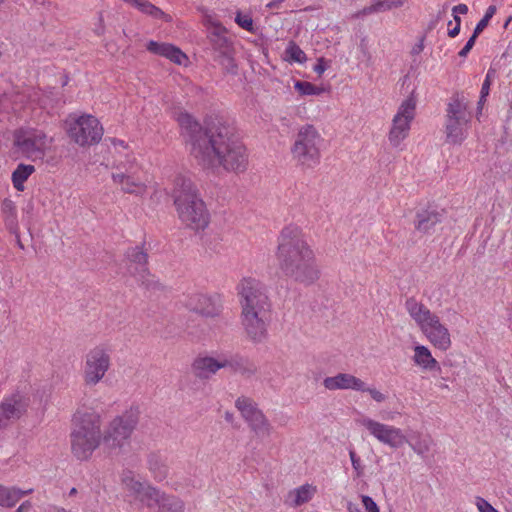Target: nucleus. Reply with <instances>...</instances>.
Segmentation results:
<instances>
[{
	"label": "nucleus",
	"mask_w": 512,
	"mask_h": 512,
	"mask_svg": "<svg viewBox=\"0 0 512 512\" xmlns=\"http://www.w3.org/2000/svg\"><path fill=\"white\" fill-rule=\"evenodd\" d=\"M360 51L362 52L363 56L366 60V65L371 66L373 63L372 55L368 50L366 39H362L359 45Z\"/></svg>",
	"instance_id": "nucleus-48"
},
{
	"label": "nucleus",
	"mask_w": 512,
	"mask_h": 512,
	"mask_svg": "<svg viewBox=\"0 0 512 512\" xmlns=\"http://www.w3.org/2000/svg\"><path fill=\"white\" fill-rule=\"evenodd\" d=\"M26 402L20 395H13L0 406V429L19 419L26 411Z\"/></svg>",
	"instance_id": "nucleus-16"
},
{
	"label": "nucleus",
	"mask_w": 512,
	"mask_h": 512,
	"mask_svg": "<svg viewBox=\"0 0 512 512\" xmlns=\"http://www.w3.org/2000/svg\"><path fill=\"white\" fill-rule=\"evenodd\" d=\"M454 16V20L456 22V25H459L461 24V18L457 15V14H453Z\"/></svg>",
	"instance_id": "nucleus-62"
},
{
	"label": "nucleus",
	"mask_w": 512,
	"mask_h": 512,
	"mask_svg": "<svg viewBox=\"0 0 512 512\" xmlns=\"http://www.w3.org/2000/svg\"><path fill=\"white\" fill-rule=\"evenodd\" d=\"M124 489L127 490L137 500L140 498L145 488L149 485L147 482H141L136 479L131 471H126L122 474L121 478Z\"/></svg>",
	"instance_id": "nucleus-32"
},
{
	"label": "nucleus",
	"mask_w": 512,
	"mask_h": 512,
	"mask_svg": "<svg viewBox=\"0 0 512 512\" xmlns=\"http://www.w3.org/2000/svg\"><path fill=\"white\" fill-rule=\"evenodd\" d=\"M453 14H467L468 7L466 4H458L452 9Z\"/></svg>",
	"instance_id": "nucleus-54"
},
{
	"label": "nucleus",
	"mask_w": 512,
	"mask_h": 512,
	"mask_svg": "<svg viewBox=\"0 0 512 512\" xmlns=\"http://www.w3.org/2000/svg\"><path fill=\"white\" fill-rule=\"evenodd\" d=\"M124 489L127 490L137 500L140 498L145 488L149 485L147 482H141L136 479L131 471H126L122 474L121 478Z\"/></svg>",
	"instance_id": "nucleus-33"
},
{
	"label": "nucleus",
	"mask_w": 512,
	"mask_h": 512,
	"mask_svg": "<svg viewBox=\"0 0 512 512\" xmlns=\"http://www.w3.org/2000/svg\"><path fill=\"white\" fill-rule=\"evenodd\" d=\"M405 309L420 330L437 317L435 313L431 312L428 307L417 301L414 297H410L405 301Z\"/></svg>",
	"instance_id": "nucleus-19"
},
{
	"label": "nucleus",
	"mask_w": 512,
	"mask_h": 512,
	"mask_svg": "<svg viewBox=\"0 0 512 512\" xmlns=\"http://www.w3.org/2000/svg\"><path fill=\"white\" fill-rule=\"evenodd\" d=\"M184 503L175 496L163 493L159 505L158 512H183Z\"/></svg>",
	"instance_id": "nucleus-35"
},
{
	"label": "nucleus",
	"mask_w": 512,
	"mask_h": 512,
	"mask_svg": "<svg viewBox=\"0 0 512 512\" xmlns=\"http://www.w3.org/2000/svg\"><path fill=\"white\" fill-rule=\"evenodd\" d=\"M3 208L6 210V209H12V202L10 200H5L3 202Z\"/></svg>",
	"instance_id": "nucleus-61"
},
{
	"label": "nucleus",
	"mask_w": 512,
	"mask_h": 512,
	"mask_svg": "<svg viewBox=\"0 0 512 512\" xmlns=\"http://www.w3.org/2000/svg\"><path fill=\"white\" fill-rule=\"evenodd\" d=\"M14 146L17 153L36 161L45 155L47 136L41 130L20 128L14 132Z\"/></svg>",
	"instance_id": "nucleus-9"
},
{
	"label": "nucleus",
	"mask_w": 512,
	"mask_h": 512,
	"mask_svg": "<svg viewBox=\"0 0 512 512\" xmlns=\"http://www.w3.org/2000/svg\"><path fill=\"white\" fill-rule=\"evenodd\" d=\"M496 13V6L491 5L487 8L484 17L477 23L474 33L480 34L488 25L490 19L494 16Z\"/></svg>",
	"instance_id": "nucleus-43"
},
{
	"label": "nucleus",
	"mask_w": 512,
	"mask_h": 512,
	"mask_svg": "<svg viewBox=\"0 0 512 512\" xmlns=\"http://www.w3.org/2000/svg\"><path fill=\"white\" fill-rule=\"evenodd\" d=\"M241 307V325L246 338L262 343L268 336L271 302L265 285L259 280L246 277L237 285Z\"/></svg>",
	"instance_id": "nucleus-3"
},
{
	"label": "nucleus",
	"mask_w": 512,
	"mask_h": 512,
	"mask_svg": "<svg viewBox=\"0 0 512 512\" xmlns=\"http://www.w3.org/2000/svg\"><path fill=\"white\" fill-rule=\"evenodd\" d=\"M477 37H478V34H475L473 32L472 36L468 39V41L465 44V46L460 50V52H459V56L460 57H466L467 56V54L473 48Z\"/></svg>",
	"instance_id": "nucleus-47"
},
{
	"label": "nucleus",
	"mask_w": 512,
	"mask_h": 512,
	"mask_svg": "<svg viewBox=\"0 0 512 512\" xmlns=\"http://www.w3.org/2000/svg\"><path fill=\"white\" fill-rule=\"evenodd\" d=\"M446 118L469 121L468 101L463 94L455 93L447 104Z\"/></svg>",
	"instance_id": "nucleus-24"
},
{
	"label": "nucleus",
	"mask_w": 512,
	"mask_h": 512,
	"mask_svg": "<svg viewBox=\"0 0 512 512\" xmlns=\"http://www.w3.org/2000/svg\"><path fill=\"white\" fill-rule=\"evenodd\" d=\"M286 54L289 57L290 60L303 63L306 61L307 57L304 51L296 45L294 42H290L287 49Z\"/></svg>",
	"instance_id": "nucleus-42"
},
{
	"label": "nucleus",
	"mask_w": 512,
	"mask_h": 512,
	"mask_svg": "<svg viewBox=\"0 0 512 512\" xmlns=\"http://www.w3.org/2000/svg\"><path fill=\"white\" fill-rule=\"evenodd\" d=\"M321 142L322 138L313 125L301 127L291 149L294 159L306 167L317 165L320 160Z\"/></svg>",
	"instance_id": "nucleus-7"
},
{
	"label": "nucleus",
	"mask_w": 512,
	"mask_h": 512,
	"mask_svg": "<svg viewBox=\"0 0 512 512\" xmlns=\"http://www.w3.org/2000/svg\"><path fill=\"white\" fill-rule=\"evenodd\" d=\"M363 392H368L372 399L378 403L384 402L386 400V396L376 388H369L366 386V389Z\"/></svg>",
	"instance_id": "nucleus-50"
},
{
	"label": "nucleus",
	"mask_w": 512,
	"mask_h": 512,
	"mask_svg": "<svg viewBox=\"0 0 512 512\" xmlns=\"http://www.w3.org/2000/svg\"><path fill=\"white\" fill-rule=\"evenodd\" d=\"M226 32V28L220 23L213 24L211 30L209 31L208 39L214 55L233 50L231 42L225 35Z\"/></svg>",
	"instance_id": "nucleus-21"
},
{
	"label": "nucleus",
	"mask_w": 512,
	"mask_h": 512,
	"mask_svg": "<svg viewBox=\"0 0 512 512\" xmlns=\"http://www.w3.org/2000/svg\"><path fill=\"white\" fill-rule=\"evenodd\" d=\"M294 87L301 95H319L324 91L323 88L317 87L307 81H297Z\"/></svg>",
	"instance_id": "nucleus-41"
},
{
	"label": "nucleus",
	"mask_w": 512,
	"mask_h": 512,
	"mask_svg": "<svg viewBox=\"0 0 512 512\" xmlns=\"http://www.w3.org/2000/svg\"><path fill=\"white\" fill-rule=\"evenodd\" d=\"M490 85L491 84L488 81L483 82L481 92H480L482 99H486V97L489 95Z\"/></svg>",
	"instance_id": "nucleus-55"
},
{
	"label": "nucleus",
	"mask_w": 512,
	"mask_h": 512,
	"mask_svg": "<svg viewBox=\"0 0 512 512\" xmlns=\"http://www.w3.org/2000/svg\"><path fill=\"white\" fill-rule=\"evenodd\" d=\"M460 32V26L456 25L453 29L448 31V35L452 38L456 37Z\"/></svg>",
	"instance_id": "nucleus-57"
},
{
	"label": "nucleus",
	"mask_w": 512,
	"mask_h": 512,
	"mask_svg": "<svg viewBox=\"0 0 512 512\" xmlns=\"http://www.w3.org/2000/svg\"><path fill=\"white\" fill-rule=\"evenodd\" d=\"M35 171V167L33 165L27 164H19L17 168L12 173V183L14 188L17 191L24 190V182L29 178V176Z\"/></svg>",
	"instance_id": "nucleus-34"
},
{
	"label": "nucleus",
	"mask_w": 512,
	"mask_h": 512,
	"mask_svg": "<svg viewBox=\"0 0 512 512\" xmlns=\"http://www.w3.org/2000/svg\"><path fill=\"white\" fill-rule=\"evenodd\" d=\"M32 489L21 490L16 487L0 485V506L13 507L23 496L32 493Z\"/></svg>",
	"instance_id": "nucleus-30"
},
{
	"label": "nucleus",
	"mask_w": 512,
	"mask_h": 512,
	"mask_svg": "<svg viewBox=\"0 0 512 512\" xmlns=\"http://www.w3.org/2000/svg\"><path fill=\"white\" fill-rule=\"evenodd\" d=\"M413 361L416 365L420 366L424 370H435L440 369L439 363L432 356L430 350L423 345H417L414 348Z\"/></svg>",
	"instance_id": "nucleus-29"
},
{
	"label": "nucleus",
	"mask_w": 512,
	"mask_h": 512,
	"mask_svg": "<svg viewBox=\"0 0 512 512\" xmlns=\"http://www.w3.org/2000/svg\"><path fill=\"white\" fill-rule=\"evenodd\" d=\"M432 441L429 438L420 439L414 445H412V449L418 455H424L430 451Z\"/></svg>",
	"instance_id": "nucleus-44"
},
{
	"label": "nucleus",
	"mask_w": 512,
	"mask_h": 512,
	"mask_svg": "<svg viewBox=\"0 0 512 512\" xmlns=\"http://www.w3.org/2000/svg\"><path fill=\"white\" fill-rule=\"evenodd\" d=\"M71 448L79 460L88 459L102 440L101 417L93 409L78 408L72 418Z\"/></svg>",
	"instance_id": "nucleus-5"
},
{
	"label": "nucleus",
	"mask_w": 512,
	"mask_h": 512,
	"mask_svg": "<svg viewBox=\"0 0 512 512\" xmlns=\"http://www.w3.org/2000/svg\"><path fill=\"white\" fill-rule=\"evenodd\" d=\"M357 423L367 429L369 434L379 442L397 449L403 446L407 439L401 429L391 425H386L369 417L357 419Z\"/></svg>",
	"instance_id": "nucleus-14"
},
{
	"label": "nucleus",
	"mask_w": 512,
	"mask_h": 512,
	"mask_svg": "<svg viewBox=\"0 0 512 512\" xmlns=\"http://www.w3.org/2000/svg\"><path fill=\"white\" fill-rule=\"evenodd\" d=\"M283 0H272L269 4H267L268 8H277Z\"/></svg>",
	"instance_id": "nucleus-59"
},
{
	"label": "nucleus",
	"mask_w": 512,
	"mask_h": 512,
	"mask_svg": "<svg viewBox=\"0 0 512 512\" xmlns=\"http://www.w3.org/2000/svg\"><path fill=\"white\" fill-rule=\"evenodd\" d=\"M192 372L194 376L201 380L210 379L222 368L221 359L213 357H197L192 363Z\"/></svg>",
	"instance_id": "nucleus-20"
},
{
	"label": "nucleus",
	"mask_w": 512,
	"mask_h": 512,
	"mask_svg": "<svg viewBox=\"0 0 512 512\" xmlns=\"http://www.w3.org/2000/svg\"><path fill=\"white\" fill-rule=\"evenodd\" d=\"M416 97L414 91L400 104L397 113L392 119V125L388 133L389 144L398 148L408 137L411 123L416 114Z\"/></svg>",
	"instance_id": "nucleus-8"
},
{
	"label": "nucleus",
	"mask_w": 512,
	"mask_h": 512,
	"mask_svg": "<svg viewBox=\"0 0 512 512\" xmlns=\"http://www.w3.org/2000/svg\"><path fill=\"white\" fill-rule=\"evenodd\" d=\"M442 215L436 210H421L417 212L415 228L421 233H430L441 222Z\"/></svg>",
	"instance_id": "nucleus-25"
},
{
	"label": "nucleus",
	"mask_w": 512,
	"mask_h": 512,
	"mask_svg": "<svg viewBox=\"0 0 512 512\" xmlns=\"http://www.w3.org/2000/svg\"><path fill=\"white\" fill-rule=\"evenodd\" d=\"M76 493H77V489L73 487V488L70 490L69 495H70V496H73V495H75Z\"/></svg>",
	"instance_id": "nucleus-64"
},
{
	"label": "nucleus",
	"mask_w": 512,
	"mask_h": 512,
	"mask_svg": "<svg viewBox=\"0 0 512 512\" xmlns=\"http://www.w3.org/2000/svg\"><path fill=\"white\" fill-rule=\"evenodd\" d=\"M476 506L479 512H498L488 501L481 497H476Z\"/></svg>",
	"instance_id": "nucleus-46"
},
{
	"label": "nucleus",
	"mask_w": 512,
	"mask_h": 512,
	"mask_svg": "<svg viewBox=\"0 0 512 512\" xmlns=\"http://www.w3.org/2000/svg\"><path fill=\"white\" fill-rule=\"evenodd\" d=\"M172 196L179 219L186 227L199 232L208 226L209 212L189 177L184 175L175 177Z\"/></svg>",
	"instance_id": "nucleus-4"
},
{
	"label": "nucleus",
	"mask_w": 512,
	"mask_h": 512,
	"mask_svg": "<svg viewBox=\"0 0 512 512\" xmlns=\"http://www.w3.org/2000/svg\"><path fill=\"white\" fill-rule=\"evenodd\" d=\"M316 493V487L305 484L295 489L290 493V497H294L292 505L294 507L300 506L308 502Z\"/></svg>",
	"instance_id": "nucleus-36"
},
{
	"label": "nucleus",
	"mask_w": 512,
	"mask_h": 512,
	"mask_svg": "<svg viewBox=\"0 0 512 512\" xmlns=\"http://www.w3.org/2000/svg\"><path fill=\"white\" fill-rule=\"evenodd\" d=\"M422 333L434 345V347L446 351L451 346V338L448 329L440 322L437 316L433 321L428 323L422 330Z\"/></svg>",
	"instance_id": "nucleus-15"
},
{
	"label": "nucleus",
	"mask_w": 512,
	"mask_h": 512,
	"mask_svg": "<svg viewBox=\"0 0 512 512\" xmlns=\"http://www.w3.org/2000/svg\"><path fill=\"white\" fill-rule=\"evenodd\" d=\"M126 256L130 261L128 272L132 275L142 286L149 290H160L161 284L151 275L148 268V255L142 248L136 246L128 249Z\"/></svg>",
	"instance_id": "nucleus-13"
},
{
	"label": "nucleus",
	"mask_w": 512,
	"mask_h": 512,
	"mask_svg": "<svg viewBox=\"0 0 512 512\" xmlns=\"http://www.w3.org/2000/svg\"><path fill=\"white\" fill-rule=\"evenodd\" d=\"M110 367V354L101 346L94 347L87 355L84 366L83 379L87 386L98 384Z\"/></svg>",
	"instance_id": "nucleus-11"
},
{
	"label": "nucleus",
	"mask_w": 512,
	"mask_h": 512,
	"mask_svg": "<svg viewBox=\"0 0 512 512\" xmlns=\"http://www.w3.org/2000/svg\"><path fill=\"white\" fill-rule=\"evenodd\" d=\"M221 361L222 368H230L232 372L240 373L242 376L247 378L254 375L257 371L256 366L249 359L240 355L223 358Z\"/></svg>",
	"instance_id": "nucleus-23"
},
{
	"label": "nucleus",
	"mask_w": 512,
	"mask_h": 512,
	"mask_svg": "<svg viewBox=\"0 0 512 512\" xmlns=\"http://www.w3.org/2000/svg\"><path fill=\"white\" fill-rule=\"evenodd\" d=\"M235 22L243 29L247 31H253V20L248 15H243L240 12L235 17Z\"/></svg>",
	"instance_id": "nucleus-45"
},
{
	"label": "nucleus",
	"mask_w": 512,
	"mask_h": 512,
	"mask_svg": "<svg viewBox=\"0 0 512 512\" xmlns=\"http://www.w3.org/2000/svg\"><path fill=\"white\" fill-rule=\"evenodd\" d=\"M31 508V503L29 501L23 502L15 512H27Z\"/></svg>",
	"instance_id": "nucleus-56"
},
{
	"label": "nucleus",
	"mask_w": 512,
	"mask_h": 512,
	"mask_svg": "<svg viewBox=\"0 0 512 512\" xmlns=\"http://www.w3.org/2000/svg\"><path fill=\"white\" fill-rule=\"evenodd\" d=\"M189 307L205 317H217L222 312L218 297L196 294L190 299Z\"/></svg>",
	"instance_id": "nucleus-17"
},
{
	"label": "nucleus",
	"mask_w": 512,
	"mask_h": 512,
	"mask_svg": "<svg viewBox=\"0 0 512 512\" xmlns=\"http://www.w3.org/2000/svg\"><path fill=\"white\" fill-rule=\"evenodd\" d=\"M486 101V99H482L480 97L479 101H478V110H481L482 109V106L484 104V102Z\"/></svg>",
	"instance_id": "nucleus-63"
},
{
	"label": "nucleus",
	"mask_w": 512,
	"mask_h": 512,
	"mask_svg": "<svg viewBox=\"0 0 512 512\" xmlns=\"http://www.w3.org/2000/svg\"><path fill=\"white\" fill-rule=\"evenodd\" d=\"M406 0H372L371 5L364 7L358 11L354 17L360 18L373 13H380L389 11L395 8L402 7Z\"/></svg>",
	"instance_id": "nucleus-27"
},
{
	"label": "nucleus",
	"mask_w": 512,
	"mask_h": 512,
	"mask_svg": "<svg viewBox=\"0 0 512 512\" xmlns=\"http://www.w3.org/2000/svg\"><path fill=\"white\" fill-rule=\"evenodd\" d=\"M469 121L446 118L445 134L446 141L451 144H461L466 138L464 127Z\"/></svg>",
	"instance_id": "nucleus-26"
},
{
	"label": "nucleus",
	"mask_w": 512,
	"mask_h": 512,
	"mask_svg": "<svg viewBox=\"0 0 512 512\" xmlns=\"http://www.w3.org/2000/svg\"><path fill=\"white\" fill-rule=\"evenodd\" d=\"M141 168L134 161L120 162L115 166V171L112 174L134 175L140 174Z\"/></svg>",
	"instance_id": "nucleus-40"
},
{
	"label": "nucleus",
	"mask_w": 512,
	"mask_h": 512,
	"mask_svg": "<svg viewBox=\"0 0 512 512\" xmlns=\"http://www.w3.org/2000/svg\"><path fill=\"white\" fill-rule=\"evenodd\" d=\"M147 49L154 54L170 59L178 65L183 64L187 60V56L179 48L171 44L150 41L147 45Z\"/></svg>",
	"instance_id": "nucleus-22"
},
{
	"label": "nucleus",
	"mask_w": 512,
	"mask_h": 512,
	"mask_svg": "<svg viewBox=\"0 0 512 512\" xmlns=\"http://www.w3.org/2000/svg\"><path fill=\"white\" fill-rule=\"evenodd\" d=\"M214 61H216L220 66H222L223 70L229 74L237 73V64L233 57V50H230L226 53L216 54L213 56Z\"/></svg>",
	"instance_id": "nucleus-38"
},
{
	"label": "nucleus",
	"mask_w": 512,
	"mask_h": 512,
	"mask_svg": "<svg viewBox=\"0 0 512 512\" xmlns=\"http://www.w3.org/2000/svg\"><path fill=\"white\" fill-rule=\"evenodd\" d=\"M494 75H495V70H493V69H489V70H488V72H487V75H486V78H485V80H484V81H488V82H490V83H491L492 78L494 77Z\"/></svg>",
	"instance_id": "nucleus-60"
},
{
	"label": "nucleus",
	"mask_w": 512,
	"mask_h": 512,
	"mask_svg": "<svg viewBox=\"0 0 512 512\" xmlns=\"http://www.w3.org/2000/svg\"><path fill=\"white\" fill-rule=\"evenodd\" d=\"M112 179L115 183L121 185L123 192L129 194L141 192L145 187L139 174L126 176L123 174H112Z\"/></svg>",
	"instance_id": "nucleus-28"
},
{
	"label": "nucleus",
	"mask_w": 512,
	"mask_h": 512,
	"mask_svg": "<svg viewBox=\"0 0 512 512\" xmlns=\"http://www.w3.org/2000/svg\"><path fill=\"white\" fill-rule=\"evenodd\" d=\"M326 70V62L324 58H319L317 64L314 66V71L321 75Z\"/></svg>",
	"instance_id": "nucleus-53"
},
{
	"label": "nucleus",
	"mask_w": 512,
	"mask_h": 512,
	"mask_svg": "<svg viewBox=\"0 0 512 512\" xmlns=\"http://www.w3.org/2000/svg\"><path fill=\"white\" fill-rule=\"evenodd\" d=\"M235 405L256 436L268 437L271 435L273 428L269 420L252 399L240 397L236 400Z\"/></svg>",
	"instance_id": "nucleus-12"
},
{
	"label": "nucleus",
	"mask_w": 512,
	"mask_h": 512,
	"mask_svg": "<svg viewBox=\"0 0 512 512\" xmlns=\"http://www.w3.org/2000/svg\"><path fill=\"white\" fill-rule=\"evenodd\" d=\"M349 456L352 462L353 468L357 471V475L359 476L362 473V466L360 463V459L357 457L355 451L351 450L349 452Z\"/></svg>",
	"instance_id": "nucleus-51"
},
{
	"label": "nucleus",
	"mask_w": 512,
	"mask_h": 512,
	"mask_svg": "<svg viewBox=\"0 0 512 512\" xmlns=\"http://www.w3.org/2000/svg\"><path fill=\"white\" fill-rule=\"evenodd\" d=\"M163 493L149 484L138 500L148 508L158 507Z\"/></svg>",
	"instance_id": "nucleus-37"
},
{
	"label": "nucleus",
	"mask_w": 512,
	"mask_h": 512,
	"mask_svg": "<svg viewBox=\"0 0 512 512\" xmlns=\"http://www.w3.org/2000/svg\"><path fill=\"white\" fill-rule=\"evenodd\" d=\"M323 385L328 390L353 389L356 391H364L366 384L361 379L347 373H339L333 377H326Z\"/></svg>",
	"instance_id": "nucleus-18"
},
{
	"label": "nucleus",
	"mask_w": 512,
	"mask_h": 512,
	"mask_svg": "<svg viewBox=\"0 0 512 512\" xmlns=\"http://www.w3.org/2000/svg\"><path fill=\"white\" fill-rule=\"evenodd\" d=\"M348 511L349 512H362L361 508L353 503H348Z\"/></svg>",
	"instance_id": "nucleus-58"
},
{
	"label": "nucleus",
	"mask_w": 512,
	"mask_h": 512,
	"mask_svg": "<svg viewBox=\"0 0 512 512\" xmlns=\"http://www.w3.org/2000/svg\"><path fill=\"white\" fill-rule=\"evenodd\" d=\"M277 258L283 274L296 283L310 286L320 278L316 257L295 225L284 227L278 237Z\"/></svg>",
	"instance_id": "nucleus-2"
},
{
	"label": "nucleus",
	"mask_w": 512,
	"mask_h": 512,
	"mask_svg": "<svg viewBox=\"0 0 512 512\" xmlns=\"http://www.w3.org/2000/svg\"><path fill=\"white\" fill-rule=\"evenodd\" d=\"M139 416L138 408L131 407L108 423L102 435V443L109 455L119 456L125 452L138 425Z\"/></svg>",
	"instance_id": "nucleus-6"
},
{
	"label": "nucleus",
	"mask_w": 512,
	"mask_h": 512,
	"mask_svg": "<svg viewBox=\"0 0 512 512\" xmlns=\"http://www.w3.org/2000/svg\"><path fill=\"white\" fill-rule=\"evenodd\" d=\"M132 4L135 5L143 13L151 15L155 18H163L166 16L165 13L160 8L156 7L149 1L137 0L133 1Z\"/></svg>",
	"instance_id": "nucleus-39"
},
{
	"label": "nucleus",
	"mask_w": 512,
	"mask_h": 512,
	"mask_svg": "<svg viewBox=\"0 0 512 512\" xmlns=\"http://www.w3.org/2000/svg\"><path fill=\"white\" fill-rule=\"evenodd\" d=\"M424 40H425V36H422L420 39H419V42L417 44H415L412 49H411V55H419L423 49H424Z\"/></svg>",
	"instance_id": "nucleus-52"
},
{
	"label": "nucleus",
	"mask_w": 512,
	"mask_h": 512,
	"mask_svg": "<svg viewBox=\"0 0 512 512\" xmlns=\"http://www.w3.org/2000/svg\"><path fill=\"white\" fill-rule=\"evenodd\" d=\"M177 121L190 144V153L203 168L222 167L226 171L244 172L248 154L235 129L220 121L203 128L190 114L181 112Z\"/></svg>",
	"instance_id": "nucleus-1"
},
{
	"label": "nucleus",
	"mask_w": 512,
	"mask_h": 512,
	"mask_svg": "<svg viewBox=\"0 0 512 512\" xmlns=\"http://www.w3.org/2000/svg\"><path fill=\"white\" fill-rule=\"evenodd\" d=\"M147 465L155 480L163 481L167 477L168 466L161 455L150 453L148 455Z\"/></svg>",
	"instance_id": "nucleus-31"
},
{
	"label": "nucleus",
	"mask_w": 512,
	"mask_h": 512,
	"mask_svg": "<svg viewBox=\"0 0 512 512\" xmlns=\"http://www.w3.org/2000/svg\"><path fill=\"white\" fill-rule=\"evenodd\" d=\"M67 133L80 146L97 144L103 136V127L92 115H82L68 123Z\"/></svg>",
	"instance_id": "nucleus-10"
},
{
	"label": "nucleus",
	"mask_w": 512,
	"mask_h": 512,
	"mask_svg": "<svg viewBox=\"0 0 512 512\" xmlns=\"http://www.w3.org/2000/svg\"><path fill=\"white\" fill-rule=\"evenodd\" d=\"M362 503L368 512H379V508L375 501L369 496H362Z\"/></svg>",
	"instance_id": "nucleus-49"
}]
</instances>
